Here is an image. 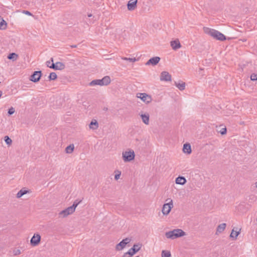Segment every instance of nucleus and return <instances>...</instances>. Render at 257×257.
<instances>
[{
    "mask_svg": "<svg viewBox=\"0 0 257 257\" xmlns=\"http://www.w3.org/2000/svg\"><path fill=\"white\" fill-rule=\"evenodd\" d=\"M203 30L206 34H208L216 40L221 41L226 40L225 36L223 34L217 30L207 27H204Z\"/></svg>",
    "mask_w": 257,
    "mask_h": 257,
    "instance_id": "f257e3e1",
    "label": "nucleus"
},
{
    "mask_svg": "<svg viewBox=\"0 0 257 257\" xmlns=\"http://www.w3.org/2000/svg\"><path fill=\"white\" fill-rule=\"evenodd\" d=\"M185 235H186L185 232L181 229H174L165 233L166 237L171 239H174Z\"/></svg>",
    "mask_w": 257,
    "mask_h": 257,
    "instance_id": "f03ea898",
    "label": "nucleus"
},
{
    "mask_svg": "<svg viewBox=\"0 0 257 257\" xmlns=\"http://www.w3.org/2000/svg\"><path fill=\"white\" fill-rule=\"evenodd\" d=\"M135 157V154L133 150H129L123 152L122 153V158L124 162H131L134 160Z\"/></svg>",
    "mask_w": 257,
    "mask_h": 257,
    "instance_id": "7ed1b4c3",
    "label": "nucleus"
},
{
    "mask_svg": "<svg viewBox=\"0 0 257 257\" xmlns=\"http://www.w3.org/2000/svg\"><path fill=\"white\" fill-rule=\"evenodd\" d=\"M166 201L168 202L164 204L162 209V213L165 215H168L174 206L173 202L171 199L168 198Z\"/></svg>",
    "mask_w": 257,
    "mask_h": 257,
    "instance_id": "20e7f679",
    "label": "nucleus"
},
{
    "mask_svg": "<svg viewBox=\"0 0 257 257\" xmlns=\"http://www.w3.org/2000/svg\"><path fill=\"white\" fill-rule=\"evenodd\" d=\"M136 96L146 103H149L152 100L151 96L146 93H138Z\"/></svg>",
    "mask_w": 257,
    "mask_h": 257,
    "instance_id": "39448f33",
    "label": "nucleus"
},
{
    "mask_svg": "<svg viewBox=\"0 0 257 257\" xmlns=\"http://www.w3.org/2000/svg\"><path fill=\"white\" fill-rule=\"evenodd\" d=\"M131 241V239L128 237H126L123 240H122L119 243L117 244L115 246V249L116 250H121L123 249L126 246V245L130 242Z\"/></svg>",
    "mask_w": 257,
    "mask_h": 257,
    "instance_id": "423d86ee",
    "label": "nucleus"
},
{
    "mask_svg": "<svg viewBox=\"0 0 257 257\" xmlns=\"http://www.w3.org/2000/svg\"><path fill=\"white\" fill-rule=\"evenodd\" d=\"M74 211L75 210L73 209V208L71 206H70L60 211L58 215L60 217L64 218L69 215L72 214Z\"/></svg>",
    "mask_w": 257,
    "mask_h": 257,
    "instance_id": "0eeeda50",
    "label": "nucleus"
},
{
    "mask_svg": "<svg viewBox=\"0 0 257 257\" xmlns=\"http://www.w3.org/2000/svg\"><path fill=\"white\" fill-rule=\"evenodd\" d=\"M41 235L39 233H34L30 240L31 244L33 246L38 245L41 241Z\"/></svg>",
    "mask_w": 257,
    "mask_h": 257,
    "instance_id": "6e6552de",
    "label": "nucleus"
},
{
    "mask_svg": "<svg viewBox=\"0 0 257 257\" xmlns=\"http://www.w3.org/2000/svg\"><path fill=\"white\" fill-rule=\"evenodd\" d=\"M41 71H34V73L31 75L30 77V80L34 82H38L42 76Z\"/></svg>",
    "mask_w": 257,
    "mask_h": 257,
    "instance_id": "1a4fd4ad",
    "label": "nucleus"
},
{
    "mask_svg": "<svg viewBox=\"0 0 257 257\" xmlns=\"http://www.w3.org/2000/svg\"><path fill=\"white\" fill-rule=\"evenodd\" d=\"M50 67H51V69L54 70H62L65 68V65L62 62H57L55 63H52Z\"/></svg>",
    "mask_w": 257,
    "mask_h": 257,
    "instance_id": "9d476101",
    "label": "nucleus"
},
{
    "mask_svg": "<svg viewBox=\"0 0 257 257\" xmlns=\"http://www.w3.org/2000/svg\"><path fill=\"white\" fill-rule=\"evenodd\" d=\"M172 76L167 71H163L160 75V80L164 81H171Z\"/></svg>",
    "mask_w": 257,
    "mask_h": 257,
    "instance_id": "9b49d317",
    "label": "nucleus"
},
{
    "mask_svg": "<svg viewBox=\"0 0 257 257\" xmlns=\"http://www.w3.org/2000/svg\"><path fill=\"white\" fill-rule=\"evenodd\" d=\"M161 58L159 57L156 56L150 58L146 63V65H156L160 61Z\"/></svg>",
    "mask_w": 257,
    "mask_h": 257,
    "instance_id": "f8f14e48",
    "label": "nucleus"
},
{
    "mask_svg": "<svg viewBox=\"0 0 257 257\" xmlns=\"http://www.w3.org/2000/svg\"><path fill=\"white\" fill-rule=\"evenodd\" d=\"M138 0H131L130 1L127 5V9L129 11L134 10L137 7Z\"/></svg>",
    "mask_w": 257,
    "mask_h": 257,
    "instance_id": "ddd939ff",
    "label": "nucleus"
},
{
    "mask_svg": "<svg viewBox=\"0 0 257 257\" xmlns=\"http://www.w3.org/2000/svg\"><path fill=\"white\" fill-rule=\"evenodd\" d=\"M141 244H135L133 246L130 248L128 251H130V253L133 255L135 254L137 251H138L141 248Z\"/></svg>",
    "mask_w": 257,
    "mask_h": 257,
    "instance_id": "4468645a",
    "label": "nucleus"
},
{
    "mask_svg": "<svg viewBox=\"0 0 257 257\" xmlns=\"http://www.w3.org/2000/svg\"><path fill=\"white\" fill-rule=\"evenodd\" d=\"M171 46L172 49L174 50H176L178 49L181 48V45L178 40H175L171 42Z\"/></svg>",
    "mask_w": 257,
    "mask_h": 257,
    "instance_id": "2eb2a0df",
    "label": "nucleus"
},
{
    "mask_svg": "<svg viewBox=\"0 0 257 257\" xmlns=\"http://www.w3.org/2000/svg\"><path fill=\"white\" fill-rule=\"evenodd\" d=\"M226 224L225 223H221L218 225L216 228V234L222 233L225 229Z\"/></svg>",
    "mask_w": 257,
    "mask_h": 257,
    "instance_id": "dca6fc26",
    "label": "nucleus"
},
{
    "mask_svg": "<svg viewBox=\"0 0 257 257\" xmlns=\"http://www.w3.org/2000/svg\"><path fill=\"white\" fill-rule=\"evenodd\" d=\"M140 116L142 118L143 122L147 125L149 124L150 116L148 113L141 114Z\"/></svg>",
    "mask_w": 257,
    "mask_h": 257,
    "instance_id": "f3484780",
    "label": "nucleus"
},
{
    "mask_svg": "<svg viewBox=\"0 0 257 257\" xmlns=\"http://www.w3.org/2000/svg\"><path fill=\"white\" fill-rule=\"evenodd\" d=\"M98 126V123L95 119H93L89 125V128L92 130H95L97 129Z\"/></svg>",
    "mask_w": 257,
    "mask_h": 257,
    "instance_id": "a211bd4d",
    "label": "nucleus"
},
{
    "mask_svg": "<svg viewBox=\"0 0 257 257\" xmlns=\"http://www.w3.org/2000/svg\"><path fill=\"white\" fill-rule=\"evenodd\" d=\"M89 85L90 86H95V85H100V86H103V83L101 79H95L92 81H91Z\"/></svg>",
    "mask_w": 257,
    "mask_h": 257,
    "instance_id": "6ab92c4d",
    "label": "nucleus"
},
{
    "mask_svg": "<svg viewBox=\"0 0 257 257\" xmlns=\"http://www.w3.org/2000/svg\"><path fill=\"white\" fill-rule=\"evenodd\" d=\"M175 182L177 184L180 185H184L186 182V179L185 177L183 176H179L177 178H176L175 180Z\"/></svg>",
    "mask_w": 257,
    "mask_h": 257,
    "instance_id": "aec40b11",
    "label": "nucleus"
},
{
    "mask_svg": "<svg viewBox=\"0 0 257 257\" xmlns=\"http://www.w3.org/2000/svg\"><path fill=\"white\" fill-rule=\"evenodd\" d=\"M175 85L181 91L184 90L186 86V83L183 81L181 82H175Z\"/></svg>",
    "mask_w": 257,
    "mask_h": 257,
    "instance_id": "412c9836",
    "label": "nucleus"
},
{
    "mask_svg": "<svg viewBox=\"0 0 257 257\" xmlns=\"http://www.w3.org/2000/svg\"><path fill=\"white\" fill-rule=\"evenodd\" d=\"M183 151L184 153L190 154L191 153V146L189 144H185L183 146Z\"/></svg>",
    "mask_w": 257,
    "mask_h": 257,
    "instance_id": "4be33fe9",
    "label": "nucleus"
},
{
    "mask_svg": "<svg viewBox=\"0 0 257 257\" xmlns=\"http://www.w3.org/2000/svg\"><path fill=\"white\" fill-rule=\"evenodd\" d=\"M7 27V22L0 16V29L5 30Z\"/></svg>",
    "mask_w": 257,
    "mask_h": 257,
    "instance_id": "5701e85b",
    "label": "nucleus"
},
{
    "mask_svg": "<svg viewBox=\"0 0 257 257\" xmlns=\"http://www.w3.org/2000/svg\"><path fill=\"white\" fill-rule=\"evenodd\" d=\"M104 85H108L111 82L110 78L109 76H105L102 78Z\"/></svg>",
    "mask_w": 257,
    "mask_h": 257,
    "instance_id": "b1692460",
    "label": "nucleus"
},
{
    "mask_svg": "<svg viewBox=\"0 0 257 257\" xmlns=\"http://www.w3.org/2000/svg\"><path fill=\"white\" fill-rule=\"evenodd\" d=\"M74 149V146L73 144H71L67 146L65 149V152L67 154H71Z\"/></svg>",
    "mask_w": 257,
    "mask_h": 257,
    "instance_id": "393cba45",
    "label": "nucleus"
},
{
    "mask_svg": "<svg viewBox=\"0 0 257 257\" xmlns=\"http://www.w3.org/2000/svg\"><path fill=\"white\" fill-rule=\"evenodd\" d=\"M28 192V190H26L24 189H21L17 194V197L18 198H21L22 196L27 194Z\"/></svg>",
    "mask_w": 257,
    "mask_h": 257,
    "instance_id": "a878e982",
    "label": "nucleus"
},
{
    "mask_svg": "<svg viewBox=\"0 0 257 257\" xmlns=\"http://www.w3.org/2000/svg\"><path fill=\"white\" fill-rule=\"evenodd\" d=\"M18 57V55L15 53H11L8 56L9 59L13 60V61L16 60Z\"/></svg>",
    "mask_w": 257,
    "mask_h": 257,
    "instance_id": "bb28decb",
    "label": "nucleus"
},
{
    "mask_svg": "<svg viewBox=\"0 0 257 257\" xmlns=\"http://www.w3.org/2000/svg\"><path fill=\"white\" fill-rule=\"evenodd\" d=\"M239 231H234V229L232 230L230 236L235 239L237 238V236L239 234Z\"/></svg>",
    "mask_w": 257,
    "mask_h": 257,
    "instance_id": "cd10ccee",
    "label": "nucleus"
},
{
    "mask_svg": "<svg viewBox=\"0 0 257 257\" xmlns=\"http://www.w3.org/2000/svg\"><path fill=\"white\" fill-rule=\"evenodd\" d=\"M162 257H171L170 252L167 250H163L162 251Z\"/></svg>",
    "mask_w": 257,
    "mask_h": 257,
    "instance_id": "c85d7f7f",
    "label": "nucleus"
},
{
    "mask_svg": "<svg viewBox=\"0 0 257 257\" xmlns=\"http://www.w3.org/2000/svg\"><path fill=\"white\" fill-rule=\"evenodd\" d=\"M57 77V74L55 72H51L50 73L49 76V79L50 80H55Z\"/></svg>",
    "mask_w": 257,
    "mask_h": 257,
    "instance_id": "c756f323",
    "label": "nucleus"
},
{
    "mask_svg": "<svg viewBox=\"0 0 257 257\" xmlns=\"http://www.w3.org/2000/svg\"><path fill=\"white\" fill-rule=\"evenodd\" d=\"M4 140L6 143L8 145H11L12 143V141L11 138H10L8 136H6L4 138Z\"/></svg>",
    "mask_w": 257,
    "mask_h": 257,
    "instance_id": "7c9ffc66",
    "label": "nucleus"
},
{
    "mask_svg": "<svg viewBox=\"0 0 257 257\" xmlns=\"http://www.w3.org/2000/svg\"><path fill=\"white\" fill-rule=\"evenodd\" d=\"M81 202V200L78 201V200H75L73 202V204L72 206H71L73 209L75 210L76 207L78 205V204Z\"/></svg>",
    "mask_w": 257,
    "mask_h": 257,
    "instance_id": "2f4dec72",
    "label": "nucleus"
},
{
    "mask_svg": "<svg viewBox=\"0 0 257 257\" xmlns=\"http://www.w3.org/2000/svg\"><path fill=\"white\" fill-rule=\"evenodd\" d=\"M121 59L123 60H127L131 62H135L137 61V59L136 58H127V57H121Z\"/></svg>",
    "mask_w": 257,
    "mask_h": 257,
    "instance_id": "473e14b6",
    "label": "nucleus"
},
{
    "mask_svg": "<svg viewBox=\"0 0 257 257\" xmlns=\"http://www.w3.org/2000/svg\"><path fill=\"white\" fill-rule=\"evenodd\" d=\"M13 254L14 255H18L21 253V251L20 249H18V248H15L13 250Z\"/></svg>",
    "mask_w": 257,
    "mask_h": 257,
    "instance_id": "72a5a7b5",
    "label": "nucleus"
},
{
    "mask_svg": "<svg viewBox=\"0 0 257 257\" xmlns=\"http://www.w3.org/2000/svg\"><path fill=\"white\" fill-rule=\"evenodd\" d=\"M250 79L252 81H255L257 80V74L252 73L250 75Z\"/></svg>",
    "mask_w": 257,
    "mask_h": 257,
    "instance_id": "f704fd0d",
    "label": "nucleus"
},
{
    "mask_svg": "<svg viewBox=\"0 0 257 257\" xmlns=\"http://www.w3.org/2000/svg\"><path fill=\"white\" fill-rule=\"evenodd\" d=\"M117 172L118 173L115 175L114 179L115 180H117L120 178L121 175V172L119 171H115V172Z\"/></svg>",
    "mask_w": 257,
    "mask_h": 257,
    "instance_id": "c9c22d12",
    "label": "nucleus"
},
{
    "mask_svg": "<svg viewBox=\"0 0 257 257\" xmlns=\"http://www.w3.org/2000/svg\"><path fill=\"white\" fill-rule=\"evenodd\" d=\"M15 111V110L14 108H13V107H11L8 110V113L9 115H12L13 113H14Z\"/></svg>",
    "mask_w": 257,
    "mask_h": 257,
    "instance_id": "e433bc0d",
    "label": "nucleus"
},
{
    "mask_svg": "<svg viewBox=\"0 0 257 257\" xmlns=\"http://www.w3.org/2000/svg\"><path fill=\"white\" fill-rule=\"evenodd\" d=\"M219 133L222 135H225L226 133V127L222 128L220 131H219Z\"/></svg>",
    "mask_w": 257,
    "mask_h": 257,
    "instance_id": "4c0bfd02",
    "label": "nucleus"
},
{
    "mask_svg": "<svg viewBox=\"0 0 257 257\" xmlns=\"http://www.w3.org/2000/svg\"><path fill=\"white\" fill-rule=\"evenodd\" d=\"M132 255L130 253V251H127L123 254L122 257H131Z\"/></svg>",
    "mask_w": 257,
    "mask_h": 257,
    "instance_id": "58836bf2",
    "label": "nucleus"
},
{
    "mask_svg": "<svg viewBox=\"0 0 257 257\" xmlns=\"http://www.w3.org/2000/svg\"><path fill=\"white\" fill-rule=\"evenodd\" d=\"M244 207V205L243 204H240L238 206V210H242L243 208Z\"/></svg>",
    "mask_w": 257,
    "mask_h": 257,
    "instance_id": "ea45409f",
    "label": "nucleus"
},
{
    "mask_svg": "<svg viewBox=\"0 0 257 257\" xmlns=\"http://www.w3.org/2000/svg\"><path fill=\"white\" fill-rule=\"evenodd\" d=\"M23 13L27 15H29V16L32 15V14L29 11H24Z\"/></svg>",
    "mask_w": 257,
    "mask_h": 257,
    "instance_id": "a19ab883",
    "label": "nucleus"
},
{
    "mask_svg": "<svg viewBox=\"0 0 257 257\" xmlns=\"http://www.w3.org/2000/svg\"><path fill=\"white\" fill-rule=\"evenodd\" d=\"M46 64H47V67H49V68H51V67H50V66H51V62H50V61H47V62H46Z\"/></svg>",
    "mask_w": 257,
    "mask_h": 257,
    "instance_id": "79ce46f5",
    "label": "nucleus"
},
{
    "mask_svg": "<svg viewBox=\"0 0 257 257\" xmlns=\"http://www.w3.org/2000/svg\"><path fill=\"white\" fill-rule=\"evenodd\" d=\"M70 46L71 48H76L77 47V45H70Z\"/></svg>",
    "mask_w": 257,
    "mask_h": 257,
    "instance_id": "37998d69",
    "label": "nucleus"
},
{
    "mask_svg": "<svg viewBox=\"0 0 257 257\" xmlns=\"http://www.w3.org/2000/svg\"><path fill=\"white\" fill-rule=\"evenodd\" d=\"M2 94H3L2 91L0 90V97H1V96L2 95Z\"/></svg>",
    "mask_w": 257,
    "mask_h": 257,
    "instance_id": "c03bdc74",
    "label": "nucleus"
},
{
    "mask_svg": "<svg viewBox=\"0 0 257 257\" xmlns=\"http://www.w3.org/2000/svg\"><path fill=\"white\" fill-rule=\"evenodd\" d=\"M88 17H92V14H88Z\"/></svg>",
    "mask_w": 257,
    "mask_h": 257,
    "instance_id": "a18cd8bd",
    "label": "nucleus"
},
{
    "mask_svg": "<svg viewBox=\"0 0 257 257\" xmlns=\"http://www.w3.org/2000/svg\"><path fill=\"white\" fill-rule=\"evenodd\" d=\"M254 184H255V187L256 188H257V182H256Z\"/></svg>",
    "mask_w": 257,
    "mask_h": 257,
    "instance_id": "49530a36",
    "label": "nucleus"
},
{
    "mask_svg": "<svg viewBox=\"0 0 257 257\" xmlns=\"http://www.w3.org/2000/svg\"><path fill=\"white\" fill-rule=\"evenodd\" d=\"M51 60L52 62H53V59L52 58L51 59Z\"/></svg>",
    "mask_w": 257,
    "mask_h": 257,
    "instance_id": "de8ad7c7",
    "label": "nucleus"
},
{
    "mask_svg": "<svg viewBox=\"0 0 257 257\" xmlns=\"http://www.w3.org/2000/svg\"><path fill=\"white\" fill-rule=\"evenodd\" d=\"M256 221H257V217H256Z\"/></svg>",
    "mask_w": 257,
    "mask_h": 257,
    "instance_id": "09e8293b",
    "label": "nucleus"
}]
</instances>
